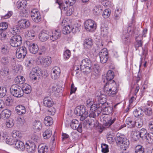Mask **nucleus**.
I'll list each match as a JSON object with an SVG mask.
<instances>
[{"mask_svg": "<svg viewBox=\"0 0 153 153\" xmlns=\"http://www.w3.org/2000/svg\"><path fill=\"white\" fill-rule=\"evenodd\" d=\"M106 96L104 94H100V95L99 96V101L100 103H94V104L92 105V107H91L92 109H94V108H102L101 107L103 106V104H105V103L106 102Z\"/></svg>", "mask_w": 153, "mask_h": 153, "instance_id": "nucleus-8", "label": "nucleus"}, {"mask_svg": "<svg viewBox=\"0 0 153 153\" xmlns=\"http://www.w3.org/2000/svg\"><path fill=\"white\" fill-rule=\"evenodd\" d=\"M92 105L91 106L90 110L92 111V112L90 114L88 113V116L90 117L94 118L96 116H98L101 112L102 108H96L94 109H92L91 107Z\"/></svg>", "mask_w": 153, "mask_h": 153, "instance_id": "nucleus-17", "label": "nucleus"}, {"mask_svg": "<svg viewBox=\"0 0 153 153\" xmlns=\"http://www.w3.org/2000/svg\"><path fill=\"white\" fill-rule=\"evenodd\" d=\"M5 124L7 127L8 128H11L14 125L13 121L12 119L7 120Z\"/></svg>", "mask_w": 153, "mask_h": 153, "instance_id": "nucleus-61", "label": "nucleus"}, {"mask_svg": "<svg viewBox=\"0 0 153 153\" xmlns=\"http://www.w3.org/2000/svg\"><path fill=\"white\" fill-rule=\"evenodd\" d=\"M13 138L16 141L19 140L22 137V134L18 131L13 130L12 132Z\"/></svg>", "mask_w": 153, "mask_h": 153, "instance_id": "nucleus-28", "label": "nucleus"}, {"mask_svg": "<svg viewBox=\"0 0 153 153\" xmlns=\"http://www.w3.org/2000/svg\"><path fill=\"white\" fill-rule=\"evenodd\" d=\"M49 34L50 39L52 41H54L59 38L61 36V33L59 31L55 30L48 32Z\"/></svg>", "mask_w": 153, "mask_h": 153, "instance_id": "nucleus-13", "label": "nucleus"}, {"mask_svg": "<svg viewBox=\"0 0 153 153\" xmlns=\"http://www.w3.org/2000/svg\"><path fill=\"white\" fill-rule=\"evenodd\" d=\"M104 91L110 97L114 96L117 92V85L114 81L112 83L107 82L104 86Z\"/></svg>", "mask_w": 153, "mask_h": 153, "instance_id": "nucleus-1", "label": "nucleus"}, {"mask_svg": "<svg viewBox=\"0 0 153 153\" xmlns=\"http://www.w3.org/2000/svg\"><path fill=\"white\" fill-rule=\"evenodd\" d=\"M116 141L117 144L124 146V148H127L129 145V142L124 134L118 133L116 135Z\"/></svg>", "mask_w": 153, "mask_h": 153, "instance_id": "nucleus-3", "label": "nucleus"}, {"mask_svg": "<svg viewBox=\"0 0 153 153\" xmlns=\"http://www.w3.org/2000/svg\"><path fill=\"white\" fill-rule=\"evenodd\" d=\"M145 139L149 143H153V133L148 134L147 136L146 137Z\"/></svg>", "mask_w": 153, "mask_h": 153, "instance_id": "nucleus-51", "label": "nucleus"}, {"mask_svg": "<svg viewBox=\"0 0 153 153\" xmlns=\"http://www.w3.org/2000/svg\"><path fill=\"white\" fill-rule=\"evenodd\" d=\"M102 152L104 153H106L109 152L108 146L103 143L101 144Z\"/></svg>", "mask_w": 153, "mask_h": 153, "instance_id": "nucleus-55", "label": "nucleus"}, {"mask_svg": "<svg viewBox=\"0 0 153 153\" xmlns=\"http://www.w3.org/2000/svg\"><path fill=\"white\" fill-rule=\"evenodd\" d=\"M0 74L2 76H6L9 74V70L7 67H4L2 68L0 70Z\"/></svg>", "mask_w": 153, "mask_h": 153, "instance_id": "nucleus-44", "label": "nucleus"}, {"mask_svg": "<svg viewBox=\"0 0 153 153\" xmlns=\"http://www.w3.org/2000/svg\"><path fill=\"white\" fill-rule=\"evenodd\" d=\"M74 29V27L71 25H68L64 27L62 32L64 34L69 33Z\"/></svg>", "mask_w": 153, "mask_h": 153, "instance_id": "nucleus-31", "label": "nucleus"}, {"mask_svg": "<svg viewBox=\"0 0 153 153\" xmlns=\"http://www.w3.org/2000/svg\"><path fill=\"white\" fill-rule=\"evenodd\" d=\"M84 26L86 30L89 32L94 31L97 27L95 22L91 19L86 20Z\"/></svg>", "mask_w": 153, "mask_h": 153, "instance_id": "nucleus-7", "label": "nucleus"}, {"mask_svg": "<svg viewBox=\"0 0 153 153\" xmlns=\"http://www.w3.org/2000/svg\"><path fill=\"white\" fill-rule=\"evenodd\" d=\"M107 138L108 142L111 143L114 140L115 137L111 133H108L107 135Z\"/></svg>", "mask_w": 153, "mask_h": 153, "instance_id": "nucleus-52", "label": "nucleus"}, {"mask_svg": "<svg viewBox=\"0 0 153 153\" xmlns=\"http://www.w3.org/2000/svg\"><path fill=\"white\" fill-rule=\"evenodd\" d=\"M111 13V11L110 9H106L103 11L102 15L104 18H107L109 17Z\"/></svg>", "mask_w": 153, "mask_h": 153, "instance_id": "nucleus-53", "label": "nucleus"}, {"mask_svg": "<svg viewBox=\"0 0 153 153\" xmlns=\"http://www.w3.org/2000/svg\"><path fill=\"white\" fill-rule=\"evenodd\" d=\"M99 54L100 62L103 64L106 63L108 58V53L107 49L106 48H103L100 52Z\"/></svg>", "mask_w": 153, "mask_h": 153, "instance_id": "nucleus-9", "label": "nucleus"}, {"mask_svg": "<svg viewBox=\"0 0 153 153\" xmlns=\"http://www.w3.org/2000/svg\"><path fill=\"white\" fill-rule=\"evenodd\" d=\"M70 126L73 129L77 130L80 133L82 131V124L79 123L78 121L76 120H73L70 123Z\"/></svg>", "mask_w": 153, "mask_h": 153, "instance_id": "nucleus-12", "label": "nucleus"}, {"mask_svg": "<svg viewBox=\"0 0 153 153\" xmlns=\"http://www.w3.org/2000/svg\"><path fill=\"white\" fill-rule=\"evenodd\" d=\"M6 89L4 87H0V97H4L6 93Z\"/></svg>", "mask_w": 153, "mask_h": 153, "instance_id": "nucleus-60", "label": "nucleus"}, {"mask_svg": "<svg viewBox=\"0 0 153 153\" xmlns=\"http://www.w3.org/2000/svg\"><path fill=\"white\" fill-rule=\"evenodd\" d=\"M22 42V38L19 35H14L11 37L10 43L13 47H18L20 46Z\"/></svg>", "mask_w": 153, "mask_h": 153, "instance_id": "nucleus-6", "label": "nucleus"}, {"mask_svg": "<svg viewBox=\"0 0 153 153\" xmlns=\"http://www.w3.org/2000/svg\"><path fill=\"white\" fill-rule=\"evenodd\" d=\"M16 111L17 113L19 115L25 114L26 112L25 107L22 105H19L17 106L16 108Z\"/></svg>", "mask_w": 153, "mask_h": 153, "instance_id": "nucleus-26", "label": "nucleus"}, {"mask_svg": "<svg viewBox=\"0 0 153 153\" xmlns=\"http://www.w3.org/2000/svg\"><path fill=\"white\" fill-rule=\"evenodd\" d=\"M18 26L21 28L26 29L30 25L29 21L26 19H21L18 22Z\"/></svg>", "mask_w": 153, "mask_h": 153, "instance_id": "nucleus-19", "label": "nucleus"}, {"mask_svg": "<svg viewBox=\"0 0 153 153\" xmlns=\"http://www.w3.org/2000/svg\"><path fill=\"white\" fill-rule=\"evenodd\" d=\"M143 111L145 114L148 116H150L153 114V108L147 107L144 106H142Z\"/></svg>", "mask_w": 153, "mask_h": 153, "instance_id": "nucleus-25", "label": "nucleus"}, {"mask_svg": "<svg viewBox=\"0 0 153 153\" xmlns=\"http://www.w3.org/2000/svg\"><path fill=\"white\" fill-rule=\"evenodd\" d=\"M148 124L149 129L153 131V119L149 120Z\"/></svg>", "mask_w": 153, "mask_h": 153, "instance_id": "nucleus-64", "label": "nucleus"}, {"mask_svg": "<svg viewBox=\"0 0 153 153\" xmlns=\"http://www.w3.org/2000/svg\"><path fill=\"white\" fill-rule=\"evenodd\" d=\"M105 104H103V106H102L101 107L102 108L101 111H103L105 112V113H103L104 114H107L109 112V109H110V108L108 107L105 106Z\"/></svg>", "mask_w": 153, "mask_h": 153, "instance_id": "nucleus-62", "label": "nucleus"}, {"mask_svg": "<svg viewBox=\"0 0 153 153\" xmlns=\"http://www.w3.org/2000/svg\"><path fill=\"white\" fill-rule=\"evenodd\" d=\"M23 92L26 94H28L31 91V88L30 86L27 84H25L22 85V88Z\"/></svg>", "mask_w": 153, "mask_h": 153, "instance_id": "nucleus-32", "label": "nucleus"}, {"mask_svg": "<svg viewBox=\"0 0 153 153\" xmlns=\"http://www.w3.org/2000/svg\"><path fill=\"white\" fill-rule=\"evenodd\" d=\"M2 137L3 139L5 140L6 143L10 145L15 144L16 141L14 139H13V137H11L10 136H7L4 133H3Z\"/></svg>", "mask_w": 153, "mask_h": 153, "instance_id": "nucleus-20", "label": "nucleus"}, {"mask_svg": "<svg viewBox=\"0 0 153 153\" xmlns=\"http://www.w3.org/2000/svg\"><path fill=\"white\" fill-rule=\"evenodd\" d=\"M61 73L60 68L58 67H55L52 69V72L51 73V78L54 79H57L59 77Z\"/></svg>", "mask_w": 153, "mask_h": 153, "instance_id": "nucleus-15", "label": "nucleus"}, {"mask_svg": "<svg viewBox=\"0 0 153 153\" xmlns=\"http://www.w3.org/2000/svg\"><path fill=\"white\" fill-rule=\"evenodd\" d=\"M138 131L139 133L140 137L143 139H145L148 134L145 128H142Z\"/></svg>", "mask_w": 153, "mask_h": 153, "instance_id": "nucleus-34", "label": "nucleus"}, {"mask_svg": "<svg viewBox=\"0 0 153 153\" xmlns=\"http://www.w3.org/2000/svg\"><path fill=\"white\" fill-rule=\"evenodd\" d=\"M129 33L126 31L123 32L122 36V38L123 42V43L127 44L130 42V39H129Z\"/></svg>", "mask_w": 153, "mask_h": 153, "instance_id": "nucleus-24", "label": "nucleus"}, {"mask_svg": "<svg viewBox=\"0 0 153 153\" xmlns=\"http://www.w3.org/2000/svg\"><path fill=\"white\" fill-rule=\"evenodd\" d=\"M10 61V58L8 56H3L1 59V63L4 65H7L9 63Z\"/></svg>", "mask_w": 153, "mask_h": 153, "instance_id": "nucleus-47", "label": "nucleus"}, {"mask_svg": "<svg viewBox=\"0 0 153 153\" xmlns=\"http://www.w3.org/2000/svg\"><path fill=\"white\" fill-rule=\"evenodd\" d=\"M138 131H134L132 132L131 136L133 140L137 141L139 139L140 136Z\"/></svg>", "mask_w": 153, "mask_h": 153, "instance_id": "nucleus-46", "label": "nucleus"}, {"mask_svg": "<svg viewBox=\"0 0 153 153\" xmlns=\"http://www.w3.org/2000/svg\"><path fill=\"white\" fill-rule=\"evenodd\" d=\"M10 91L12 95L16 97H20L23 95L22 88L17 85H13L10 89Z\"/></svg>", "mask_w": 153, "mask_h": 153, "instance_id": "nucleus-5", "label": "nucleus"}, {"mask_svg": "<svg viewBox=\"0 0 153 153\" xmlns=\"http://www.w3.org/2000/svg\"><path fill=\"white\" fill-rule=\"evenodd\" d=\"M52 134V131L50 129H47L43 134V136L45 139L50 138Z\"/></svg>", "mask_w": 153, "mask_h": 153, "instance_id": "nucleus-39", "label": "nucleus"}, {"mask_svg": "<svg viewBox=\"0 0 153 153\" xmlns=\"http://www.w3.org/2000/svg\"><path fill=\"white\" fill-rule=\"evenodd\" d=\"M35 36V32L33 30H30V31L28 32L27 34V37H28L30 39H32Z\"/></svg>", "mask_w": 153, "mask_h": 153, "instance_id": "nucleus-63", "label": "nucleus"}, {"mask_svg": "<svg viewBox=\"0 0 153 153\" xmlns=\"http://www.w3.org/2000/svg\"><path fill=\"white\" fill-rule=\"evenodd\" d=\"M25 80V78L23 76H20L15 78V81L16 83L21 84L24 82Z\"/></svg>", "mask_w": 153, "mask_h": 153, "instance_id": "nucleus-40", "label": "nucleus"}, {"mask_svg": "<svg viewBox=\"0 0 153 153\" xmlns=\"http://www.w3.org/2000/svg\"><path fill=\"white\" fill-rule=\"evenodd\" d=\"M56 3L58 4L59 5V8L61 10L65 11L66 9V7L68 6V1L65 0V4L64 3H61V0H55Z\"/></svg>", "mask_w": 153, "mask_h": 153, "instance_id": "nucleus-29", "label": "nucleus"}, {"mask_svg": "<svg viewBox=\"0 0 153 153\" xmlns=\"http://www.w3.org/2000/svg\"><path fill=\"white\" fill-rule=\"evenodd\" d=\"M114 73L113 71L111 70L108 71L106 76V79L108 81H110L114 78Z\"/></svg>", "mask_w": 153, "mask_h": 153, "instance_id": "nucleus-38", "label": "nucleus"}, {"mask_svg": "<svg viewBox=\"0 0 153 153\" xmlns=\"http://www.w3.org/2000/svg\"><path fill=\"white\" fill-rule=\"evenodd\" d=\"M48 149L47 147L43 144L39 145L38 147V151L39 153H46Z\"/></svg>", "mask_w": 153, "mask_h": 153, "instance_id": "nucleus-36", "label": "nucleus"}, {"mask_svg": "<svg viewBox=\"0 0 153 153\" xmlns=\"http://www.w3.org/2000/svg\"><path fill=\"white\" fill-rule=\"evenodd\" d=\"M135 153H145L144 147L140 145H137L134 149Z\"/></svg>", "mask_w": 153, "mask_h": 153, "instance_id": "nucleus-37", "label": "nucleus"}, {"mask_svg": "<svg viewBox=\"0 0 153 153\" xmlns=\"http://www.w3.org/2000/svg\"><path fill=\"white\" fill-rule=\"evenodd\" d=\"M53 122V119L51 117L47 116L45 118L44 123L46 126H50L52 124Z\"/></svg>", "mask_w": 153, "mask_h": 153, "instance_id": "nucleus-35", "label": "nucleus"}, {"mask_svg": "<svg viewBox=\"0 0 153 153\" xmlns=\"http://www.w3.org/2000/svg\"><path fill=\"white\" fill-rule=\"evenodd\" d=\"M121 10L119 9H117L115 11L114 14V18L116 20H119L120 17Z\"/></svg>", "mask_w": 153, "mask_h": 153, "instance_id": "nucleus-43", "label": "nucleus"}, {"mask_svg": "<svg viewBox=\"0 0 153 153\" xmlns=\"http://www.w3.org/2000/svg\"><path fill=\"white\" fill-rule=\"evenodd\" d=\"M43 102L45 106L49 108L51 107L54 104L52 99L49 97H45L43 100Z\"/></svg>", "mask_w": 153, "mask_h": 153, "instance_id": "nucleus-21", "label": "nucleus"}, {"mask_svg": "<svg viewBox=\"0 0 153 153\" xmlns=\"http://www.w3.org/2000/svg\"><path fill=\"white\" fill-rule=\"evenodd\" d=\"M127 127L130 128H134L135 126V122L133 121V119L130 117H128L126 121Z\"/></svg>", "mask_w": 153, "mask_h": 153, "instance_id": "nucleus-27", "label": "nucleus"}, {"mask_svg": "<svg viewBox=\"0 0 153 153\" xmlns=\"http://www.w3.org/2000/svg\"><path fill=\"white\" fill-rule=\"evenodd\" d=\"M15 144V148L21 151L25 149V145L23 142L19 140H17L16 141Z\"/></svg>", "mask_w": 153, "mask_h": 153, "instance_id": "nucleus-23", "label": "nucleus"}, {"mask_svg": "<svg viewBox=\"0 0 153 153\" xmlns=\"http://www.w3.org/2000/svg\"><path fill=\"white\" fill-rule=\"evenodd\" d=\"M73 72L74 73H75L76 74H80L81 71H82L80 65H75L73 67Z\"/></svg>", "mask_w": 153, "mask_h": 153, "instance_id": "nucleus-49", "label": "nucleus"}, {"mask_svg": "<svg viewBox=\"0 0 153 153\" xmlns=\"http://www.w3.org/2000/svg\"><path fill=\"white\" fill-rule=\"evenodd\" d=\"M50 37L49 34L47 31L43 30L39 34V38L40 41L44 42L46 41Z\"/></svg>", "mask_w": 153, "mask_h": 153, "instance_id": "nucleus-18", "label": "nucleus"}, {"mask_svg": "<svg viewBox=\"0 0 153 153\" xmlns=\"http://www.w3.org/2000/svg\"><path fill=\"white\" fill-rule=\"evenodd\" d=\"M29 51L30 53L35 54L39 50V48L37 45L34 43H31L29 44L28 47Z\"/></svg>", "mask_w": 153, "mask_h": 153, "instance_id": "nucleus-22", "label": "nucleus"}, {"mask_svg": "<svg viewBox=\"0 0 153 153\" xmlns=\"http://www.w3.org/2000/svg\"><path fill=\"white\" fill-rule=\"evenodd\" d=\"M143 109L140 107H138L136 108L133 111V114L136 117H137L140 116L142 113Z\"/></svg>", "mask_w": 153, "mask_h": 153, "instance_id": "nucleus-45", "label": "nucleus"}, {"mask_svg": "<svg viewBox=\"0 0 153 153\" xmlns=\"http://www.w3.org/2000/svg\"><path fill=\"white\" fill-rule=\"evenodd\" d=\"M84 48L86 50L90 49L92 47L93 42L92 39L88 38L85 39L83 42Z\"/></svg>", "mask_w": 153, "mask_h": 153, "instance_id": "nucleus-14", "label": "nucleus"}, {"mask_svg": "<svg viewBox=\"0 0 153 153\" xmlns=\"http://www.w3.org/2000/svg\"><path fill=\"white\" fill-rule=\"evenodd\" d=\"M31 73L35 74L36 76H40L41 74V71L39 68L36 67L32 68Z\"/></svg>", "mask_w": 153, "mask_h": 153, "instance_id": "nucleus-56", "label": "nucleus"}, {"mask_svg": "<svg viewBox=\"0 0 153 153\" xmlns=\"http://www.w3.org/2000/svg\"><path fill=\"white\" fill-rule=\"evenodd\" d=\"M102 9L99 6H96L93 10V13L95 15H99L101 12Z\"/></svg>", "mask_w": 153, "mask_h": 153, "instance_id": "nucleus-48", "label": "nucleus"}, {"mask_svg": "<svg viewBox=\"0 0 153 153\" xmlns=\"http://www.w3.org/2000/svg\"><path fill=\"white\" fill-rule=\"evenodd\" d=\"M33 128L36 131H39L42 128L41 123L39 121L35 120L33 123Z\"/></svg>", "mask_w": 153, "mask_h": 153, "instance_id": "nucleus-30", "label": "nucleus"}, {"mask_svg": "<svg viewBox=\"0 0 153 153\" xmlns=\"http://www.w3.org/2000/svg\"><path fill=\"white\" fill-rule=\"evenodd\" d=\"M1 114L4 118H8L10 116L11 112L9 110L5 109L2 111Z\"/></svg>", "mask_w": 153, "mask_h": 153, "instance_id": "nucleus-42", "label": "nucleus"}, {"mask_svg": "<svg viewBox=\"0 0 153 153\" xmlns=\"http://www.w3.org/2000/svg\"><path fill=\"white\" fill-rule=\"evenodd\" d=\"M31 140L33 142L31 143H33L35 144L36 143L39 142L40 141V138L37 136L35 134L31 138Z\"/></svg>", "mask_w": 153, "mask_h": 153, "instance_id": "nucleus-59", "label": "nucleus"}, {"mask_svg": "<svg viewBox=\"0 0 153 153\" xmlns=\"http://www.w3.org/2000/svg\"><path fill=\"white\" fill-rule=\"evenodd\" d=\"M30 14L32 19L34 22L38 23L41 21L42 19L41 16L37 9H33Z\"/></svg>", "mask_w": 153, "mask_h": 153, "instance_id": "nucleus-10", "label": "nucleus"}, {"mask_svg": "<svg viewBox=\"0 0 153 153\" xmlns=\"http://www.w3.org/2000/svg\"><path fill=\"white\" fill-rule=\"evenodd\" d=\"M71 55L70 51L69 50H66L64 52L63 58L65 60H67L70 57Z\"/></svg>", "mask_w": 153, "mask_h": 153, "instance_id": "nucleus-54", "label": "nucleus"}, {"mask_svg": "<svg viewBox=\"0 0 153 153\" xmlns=\"http://www.w3.org/2000/svg\"><path fill=\"white\" fill-rule=\"evenodd\" d=\"M27 50L25 47H22L17 49L16 51V56L17 58L24 59L27 53Z\"/></svg>", "mask_w": 153, "mask_h": 153, "instance_id": "nucleus-11", "label": "nucleus"}, {"mask_svg": "<svg viewBox=\"0 0 153 153\" xmlns=\"http://www.w3.org/2000/svg\"><path fill=\"white\" fill-rule=\"evenodd\" d=\"M74 113L77 116H81L80 120L82 121L88 116V111H86L85 107L82 106L77 107L74 111Z\"/></svg>", "mask_w": 153, "mask_h": 153, "instance_id": "nucleus-4", "label": "nucleus"}, {"mask_svg": "<svg viewBox=\"0 0 153 153\" xmlns=\"http://www.w3.org/2000/svg\"><path fill=\"white\" fill-rule=\"evenodd\" d=\"M101 34L104 37L106 36L108 33L107 28L106 27L101 26Z\"/></svg>", "mask_w": 153, "mask_h": 153, "instance_id": "nucleus-58", "label": "nucleus"}, {"mask_svg": "<svg viewBox=\"0 0 153 153\" xmlns=\"http://www.w3.org/2000/svg\"><path fill=\"white\" fill-rule=\"evenodd\" d=\"M116 120V118L115 117H112L111 119H109L107 121L105 122L104 123V125L106 127H108L113 124Z\"/></svg>", "mask_w": 153, "mask_h": 153, "instance_id": "nucleus-41", "label": "nucleus"}, {"mask_svg": "<svg viewBox=\"0 0 153 153\" xmlns=\"http://www.w3.org/2000/svg\"><path fill=\"white\" fill-rule=\"evenodd\" d=\"M17 7L19 9L25 8L27 4L26 0H19L17 2Z\"/></svg>", "mask_w": 153, "mask_h": 153, "instance_id": "nucleus-33", "label": "nucleus"}, {"mask_svg": "<svg viewBox=\"0 0 153 153\" xmlns=\"http://www.w3.org/2000/svg\"><path fill=\"white\" fill-rule=\"evenodd\" d=\"M26 151L28 153H32L34 152L36 146L33 143H31L30 141H27L25 143Z\"/></svg>", "mask_w": 153, "mask_h": 153, "instance_id": "nucleus-16", "label": "nucleus"}, {"mask_svg": "<svg viewBox=\"0 0 153 153\" xmlns=\"http://www.w3.org/2000/svg\"><path fill=\"white\" fill-rule=\"evenodd\" d=\"M80 66L82 71L85 74H89L92 69L91 62L90 60L88 58H85L82 61Z\"/></svg>", "mask_w": 153, "mask_h": 153, "instance_id": "nucleus-2", "label": "nucleus"}, {"mask_svg": "<svg viewBox=\"0 0 153 153\" xmlns=\"http://www.w3.org/2000/svg\"><path fill=\"white\" fill-rule=\"evenodd\" d=\"M43 62H44L43 65L45 67L48 66L51 63V59L49 58L46 57H45V58Z\"/></svg>", "mask_w": 153, "mask_h": 153, "instance_id": "nucleus-57", "label": "nucleus"}, {"mask_svg": "<svg viewBox=\"0 0 153 153\" xmlns=\"http://www.w3.org/2000/svg\"><path fill=\"white\" fill-rule=\"evenodd\" d=\"M143 42L141 40H137L136 39V41L134 43V46L136 49V50H138L139 47H141L142 46Z\"/></svg>", "mask_w": 153, "mask_h": 153, "instance_id": "nucleus-50", "label": "nucleus"}]
</instances>
